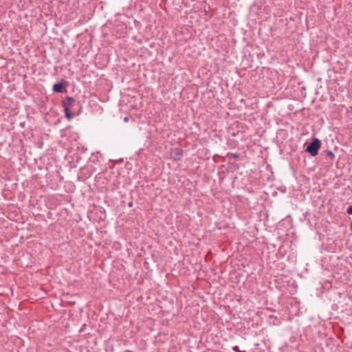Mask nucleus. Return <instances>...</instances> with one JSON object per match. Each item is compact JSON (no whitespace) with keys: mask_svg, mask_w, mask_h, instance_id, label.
<instances>
[{"mask_svg":"<svg viewBox=\"0 0 352 352\" xmlns=\"http://www.w3.org/2000/svg\"><path fill=\"white\" fill-rule=\"evenodd\" d=\"M305 151L309 154H318V150L321 146V142L318 138H314L309 143L307 142L305 144Z\"/></svg>","mask_w":352,"mask_h":352,"instance_id":"f257e3e1","label":"nucleus"},{"mask_svg":"<svg viewBox=\"0 0 352 352\" xmlns=\"http://www.w3.org/2000/svg\"><path fill=\"white\" fill-rule=\"evenodd\" d=\"M74 101V98L69 96L66 97L65 100L63 101V106L64 107L65 115L68 120H71L74 117V114L70 111V107L73 105Z\"/></svg>","mask_w":352,"mask_h":352,"instance_id":"f03ea898","label":"nucleus"},{"mask_svg":"<svg viewBox=\"0 0 352 352\" xmlns=\"http://www.w3.org/2000/svg\"><path fill=\"white\" fill-rule=\"evenodd\" d=\"M67 84V82L64 79H62L60 82L55 83L53 85L52 89L55 93H61Z\"/></svg>","mask_w":352,"mask_h":352,"instance_id":"7ed1b4c3","label":"nucleus"},{"mask_svg":"<svg viewBox=\"0 0 352 352\" xmlns=\"http://www.w3.org/2000/svg\"><path fill=\"white\" fill-rule=\"evenodd\" d=\"M346 212L349 214H352V205L348 207Z\"/></svg>","mask_w":352,"mask_h":352,"instance_id":"20e7f679","label":"nucleus"},{"mask_svg":"<svg viewBox=\"0 0 352 352\" xmlns=\"http://www.w3.org/2000/svg\"><path fill=\"white\" fill-rule=\"evenodd\" d=\"M232 349H233V350H234V351H236V352H240V351H239V346H234Z\"/></svg>","mask_w":352,"mask_h":352,"instance_id":"39448f33","label":"nucleus"},{"mask_svg":"<svg viewBox=\"0 0 352 352\" xmlns=\"http://www.w3.org/2000/svg\"><path fill=\"white\" fill-rule=\"evenodd\" d=\"M180 155H174V160H180Z\"/></svg>","mask_w":352,"mask_h":352,"instance_id":"423d86ee","label":"nucleus"},{"mask_svg":"<svg viewBox=\"0 0 352 352\" xmlns=\"http://www.w3.org/2000/svg\"><path fill=\"white\" fill-rule=\"evenodd\" d=\"M232 156L234 157V159L239 160L241 155H232Z\"/></svg>","mask_w":352,"mask_h":352,"instance_id":"0eeeda50","label":"nucleus"},{"mask_svg":"<svg viewBox=\"0 0 352 352\" xmlns=\"http://www.w3.org/2000/svg\"><path fill=\"white\" fill-rule=\"evenodd\" d=\"M128 120H129V118H128V117H125V118H124V122H127Z\"/></svg>","mask_w":352,"mask_h":352,"instance_id":"6e6552de","label":"nucleus"},{"mask_svg":"<svg viewBox=\"0 0 352 352\" xmlns=\"http://www.w3.org/2000/svg\"><path fill=\"white\" fill-rule=\"evenodd\" d=\"M327 154L331 155V154H333V152H332V151H329L327 152Z\"/></svg>","mask_w":352,"mask_h":352,"instance_id":"1a4fd4ad","label":"nucleus"},{"mask_svg":"<svg viewBox=\"0 0 352 352\" xmlns=\"http://www.w3.org/2000/svg\"><path fill=\"white\" fill-rule=\"evenodd\" d=\"M215 157H221V155H214L213 157L214 158Z\"/></svg>","mask_w":352,"mask_h":352,"instance_id":"9d476101","label":"nucleus"},{"mask_svg":"<svg viewBox=\"0 0 352 352\" xmlns=\"http://www.w3.org/2000/svg\"><path fill=\"white\" fill-rule=\"evenodd\" d=\"M331 157V159H333L335 155H329Z\"/></svg>","mask_w":352,"mask_h":352,"instance_id":"9b49d317","label":"nucleus"},{"mask_svg":"<svg viewBox=\"0 0 352 352\" xmlns=\"http://www.w3.org/2000/svg\"><path fill=\"white\" fill-rule=\"evenodd\" d=\"M175 154L179 155V154H181V153H180V152L177 151V152L175 153Z\"/></svg>","mask_w":352,"mask_h":352,"instance_id":"f8f14e48","label":"nucleus"},{"mask_svg":"<svg viewBox=\"0 0 352 352\" xmlns=\"http://www.w3.org/2000/svg\"><path fill=\"white\" fill-rule=\"evenodd\" d=\"M350 229L352 230V223L350 225Z\"/></svg>","mask_w":352,"mask_h":352,"instance_id":"ddd939ff","label":"nucleus"},{"mask_svg":"<svg viewBox=\"0 0 352 352\" xmlns=\"http://www.w3.org/2000/svg\"><path fill=\"white\" fill-rule=\"evenodd\" d=\"M34 160L35 162H36V161H37V158H34Z\"/></svg>","mask_w":352,"mask_h":352,"instance_id":"4468645a","label":"nucleus"}]
</instances>
